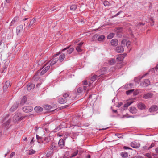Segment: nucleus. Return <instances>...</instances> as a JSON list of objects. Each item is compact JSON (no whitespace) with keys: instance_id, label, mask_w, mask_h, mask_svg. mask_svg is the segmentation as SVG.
<instances>
[{"instance_id":"obj_35","label":"nucleus","mask_w":158,"mask_h":158,"mask_svg":"<svg viewBox=\"0 0 158 158\" xmlns=\"http://www.w3.org/2000/svg\"><path fill=\"white\" fill-rule=\"evenodd\" d=\"M70 93L69 92L64 93L63 94V96L64 98H66L69 96Z\"/></svg>"},{"instance_id":"obj_62","label":"nucleus","mask_w":158,"mask_h":158,"mask_svg":"<svg viewBox=\"0 0 158 158\" xmlns=\"http://www.w3.org/2000/svg\"><path fill=\"white\" fill-rule=\"evenodd\" d=\"M129 106V105L127 104V103H126L124 105V107L125 108H127Z\"/></svg>"},{"instance_id":"obj_18","label":"nucleus","mask_w":158,"mask_h":158,"mask_svg":"<svg viewBox=\"0 0 158 158\" xmlns=\"http://www.w3.org/2000/svg\"><path fill=\"white\" fill-rule=\"evenodd\" d=\"M97 76L96 75H94L90 78V80L89 81V85H90L94 82L95 80H96V78Z\"/></svg>"},{"instance_id":"obj_46","label":"nucleus","mask_w":158,"mask_h":158,"mask_svg":"<svg viewBox=\"0 0 158 158\" xmlns=\"http://www.w3.org/2000/svg\"><path fill=\"white\" fill-rule=\"evenodd\" d=\"M52 154V152L51 151L49 152H48L46 154V156L48 157H50Z\"/></svg>"},{"instance_id":"obj_39","label":"nucleus","mask_w":158,"mask_h":158,"mask_svg":"<svg viewBox=\"0 0 158 158\" xmlns=\"http://www.w3.org/2000/svg\"><path fill=\"white\" fill-rule=\"evenodd\" d=\"M82 89L81 87H79L77 90V93L79 94L82 93Z\"/></svg>"},{"instance_id":"obj_5","label":"nucleus","mask_w":158,"mask_h":158,"mask_svg":"<svg viewBox=\"0 0 158 158\" xmlns=\"http://www.w3.org/2000/svg\"><path fill=\"white\" fill-rule=\"evenodd\" d=\"M150 85V81L148 79H146L140 83L141 86L143 87H146Z\"/></svg>"},{"instance_id":"obj_50","label":"nucleus","mask_w":158,"mask_h":158,"mask_svg":"<svg viewBox=\"0 0 158 158\" xmlns=\"http://www.w3.org/2000/svg\"><path fill=\"white\" fill-rule=\"evenodd\" d=\"M126 45L127 46V48H129L130 47V45L131 44V43L129 41H128L127 42H126Z\"/></svg>"},{"instance_id":"obj_1","label":"nucleus","mask_w":158,"mask_h":158,"mask_svg":"<svg viewBox=\"0 0 158 158\" xmlns=\"http://www.w3.org/2000/svg\"><path fill=\"white\" fill-rule=\"evenodd\" d=\"M58 54H57L54 55L53 56V58L50 60L49 62L47 63H49V65L50 66V69L51 70L53 69V68L52 66L59 60L58 58L57 57H56L58 56Z\"/></svg>"},{"instance_id":"obj_32","label":"nucleus","mask_w":158,"mask_h":158,"mask_svg":"<svg viewBox=\"0 0 158 158\" xmlns=\"http://www.w3.org/2000/svg\"><path fill=\"white\" fill-rule=\"evenodd\" d=\"M44 144L49 143L50 141V139L48 137H46L44 138Z\"/></svg>"},{"instance_id":"obj_58","label":"nucleus","mask_w":158,"mask_h":158,"mask_svg":"<svg viewBox=\"0 0 158 158\" xmlns=\"http://www.w3.org/2000/svg\"><path fill=\"white\" fill-rule=\"evenodd\" d=\"M83 44V42H81L80 43H79L78 44L77 46H78L79 47H82Z\"/></svg>"},{"instance_id":"obj_61","label":"nucleus","mask_w":158,"mask_h":158,"mask_svg":"<svg viewBox=\"0 0 158 158\" xmlns=\"http://www.w3.org/2000/svg\"><path fill=\"white\" fill-rule=\"evenodd\" d=\"M124 148L126 150L131 149V148H130L128 147H126V146H124Z\"/></svg>"},{"instance_id":"obj_56","label":"nucleus","mask_w":158,"mask_h":158,"mask_svg":"<svg viewBox=\"0 0 158 158\" xmlns=\"http://www.w3.org/2000/svg\"><path fill=\"white\" fill-rule=\"evenodd\" d=\"M134 102V101H132L131 102H128L127 103V104L129 106L131 104H132Z\"/></svg>"},{"instance_id":"obj_47","label":"nucleus","mask_w":158,"mask_h":158,"mask_svg":"<svg viewBox=\"0 0 158 158\" xmlns=\"http://www.w3.org/2000/svg\"><path fill=\"white\" fill-rule=\"evenodd\" d=\"M149 144L148 143H147L146 144V145L143 147V148L145 150H149L148 148Z\"/></svg>"},{"instance_id":"obj_15","label":"nucleus","mask_w":158,"mask_h":158,"mask_svg":"<svg viewBox=\"0 0 158 158\" xmlns=\"http://www.w3.org/2000/svg\"><path fill=\"white\" fill-rule=\"evenodd\" d=\"M153 95L152 93H148L145 94L143 96V98L145 99H148L151 98Z\"/></svg>"},{"instance_id":"obj_40","label":"nucleus","mask_w":158,"mask_h":158,"mask_svg":"<svg viewBox=\"0 0 158 158\" xmlns=\"http://www.w3.org/2000/svg\"><path fill=\"white\" fill-rule=\"evenodd\" d=\"M103 4L104 6H108L110 5V4L109 2L107 1H104L103 2Z\"/></svg>"},{"instance_id":"obj_13","label":"nucleus","mask_w":158,"mask_h":158,"mask_svg":"<svg viewBox=\"0 0 158 158\" xmlns=\"http://www.w3.org/2000/svg\"><path fill=\"white\" fill-rule=\"evenodd\" d=\"M138 108L140 110H143L145 109L146 106L145 104L142 102L138 103L137 105Z\"/></svg>"},{"instance_id":"obj_64","label":"nucleus","mask_w":158,"mask_h":158,"mask_svg":"<svg viewBox=\"0 0 158 158\" xmlns=\"http://www.w3.org/2000/svg\"><path fill=\"white\" fill-rule=\"evenodd\" d=\"M155 151L156 153H158V147L155 149Z\"/></svg>"},{"instance_id":"obj_21","label":"nucleus","mask_w":158,"mask_h":158,"mask_svg":"<svg viewBox=\"0 0 158 158\" xmlns=\"http://www.w3.org/2000/svg\"><path fill=\"white\" fill-rule=\"evenodd\" d=\"M36 139L37 140V142L39 143H44V141L42 139V137L40 136L39 135H36Z\"/></svg>"},{"instance_id":"obj_3","label":"nucleus","mask_w":158,"mask_h":158,"mask_svg":"<svg viewBox=\"0 0 158 158\" xmlns=\"http://www.w3.org/2000/svg\"><path fill=\"white\" fill-rule=\"evenodd\" d=\"M50 149L51 150L53 151H58L59 150L58 147L57 143H52L50 146Z\"/></svg>"},{"instance_id":"obj_57","label":"nucleus","mask_w":158,"mask_h":158,"mask_svg":"<svg viewBox=\"0 0 158 158\" xmlns=\"http://www.w3.org/2000/svg\"><path fill=\"white\" fill-rule=\"evenodd\" d=\"M8 87H7V86H6V85H4V86H3V90H4V91H5L6 90L7 88Z\"/></svg>"},{"instance_id":"obj_42","label":"nucleus","mask_w":158,"mask_h":158,"mask_svg":"<svg viewBox=\"0 0 158 158\" xmlns=\"http://www.w3.org/2000/svg\"><path fill=\"white\" fill-rule=\"evenodd\" d=\"M134 89H131L130 90H128L126 92V93L128 95H130V94L132 93L134 91Z\"/></svg>"},{"instance_id":"obj_30","label":"nucleus","mask_w":158,"mask_h":158,"mask_svg":"<svg viewBox=\"0 0 158 158\" xmlns=\"http://www.w3.org/2000/svg\"><path fill=\"white\" fill-rule=\"evenodd\" d=\"M105 36L104 35H101L100 36H99L98 38V41L100 42H101L103 41V40L105 39Z\"/></svg>"},{"instance_id":"obj_2","label":"nucleus","mask_w":158,"mask_h":158,"mask_svg":"<svg viewBox=\"0 0 158 158\" xmlns=\"http://www.w3.org/2000/svg\"><path fill=\"white\" fill-rule=\"evenodd\" d=\"M50 66L49 65V63H47L42 68V70L41 71L40 73V75H43L45 73H46L47 71H48L50 69Z\"/></svg>"},{"instance_id":"obj_22","label":"nucleus","mask_w":158,"mask_h":158,"mask_svg":"<svg viewBox=\"0 0 158 158\" xmlns=\"http://www.w3.org/2000/svg\"><path fill=\"white\" fill-rule=\"evenodd\" d=\"M78 151L77 149H74L73 150V153L71 154L70 156L71 157H74L75 156L78 154Z\"/></svg>"},{"instance_id":"obj_49","label":"nucleus","mask_w":158,"mask_h":158,"mask_svg":"<svg viewBox=\"0 0 158 158\" xmlns=\"http://www.w3.org/2000/svg\"><path fill=\"white\" fill-rule=\"evenodd\" d=\"M115 135L118 137L119 138H122V134H116Z\"/></svg>"},{"instance_id":"obj_37","label":"nucleus","mask_w":158,"mask_h":158,"mask_svg":"<svg viewBox=\"0 0 158 158\" xmlns=\"http://www.w3.org/2000/svg\"><path fill=\"white\" fill-rule=\"evenodd\" d=\"M114 33H110L108 35L107 38L108 39H110L114 36Z\"/></svg>"},{"instance_id":"obj_9","label":"nucleus","mask_w":158,"mask_h":158,"mask_svg":"<svg viewBox=\"0 0 158 158\" xmlns=\"http://www.w3.org/2000/svg\"><path fill=\"white\" fill-rule=\"evenodd\" d=\"M23 31V26L20 25L17 27L16 32L18 35H20Z\"/></svg>"},{"instance_id":"obj_60","label":"nucleus","mask_w":158,"mask_h":158,"mask_svg":"<svg viewBox=\"0 0 158 158\" xmlns=\"http://www.w3.org/2000/svg\"><path fill=\"white\" fill-rule=\"evenodd\" d=\"M145 24V23H142V22H140L139 23V24H138V25L139 26H143Z\"/></svg>"},{"instance_id":"obj_17","label":"nucleus","mask_w":158,"mask_h":158,"mask_svg":"<svg viewBox=\"0 0 158 158\" xmlns=\"http://www.w3.org/2000/svg\"><path fill=\"white\" fill-rule=\"evenodd\" d=\"M158 109V107L156 105L153 106L151 107L149 109L150 112H151L157 111Z\"/></svg>"},{"instance_id":"obj_55","label":"nucleus","mask_w":158,"mask_h":158,"mask_svg":"<svg viewBox=\"0 0 158 158\" xmlns=\"http://www.w3.org/2000/svg\"><path fill=\"white\" fill-rule=\"evenodd\" d=\"M15 152H12L11 154L10 155V158H12L15 155Z\"/></svg>"},{"instance_id":"obj_48","label":"nucleus","mask_w":158,"mask_h":158,"mask_svg":"<svg viewBox=\"0 0 158 158\" xmlns=\"http://www.w3.org/2000/svg\"><path fill=\"white\" fill-rule=\"evenodd\" d=\"M10 82L9 81H7L6 82L5 85L9 87L10 86Z\"/></svg>"},{"instance_id":"obj_38","label":"nucleus","mask_w":158,"mask_h":158,"mask_svg":"<svg viewBox=\"0 0 158 158\" xmlns=\"http://www.w3.org/2000/svg\"><path fill=\"white\" fill-rule=\"evenodd\" d=\"M44 107L45 109L49 110H51L52 108L51 106L48 105H45Z\"/></svg>"},{"instance_id":"obj_28","label":"nucleus","mask_w":158,"mask_h":158,"mask_svg":"<svg viewBox=\"0 0 158 158\" xmlns=\"http://www.w3.org/2000/svg\"><path fill=\"white\" fill-rule=\"evenodd\" d=\"M121 156L123 158H126L128 157V153L125 152H121L120 154Z\"/></svg>"},{"instance_id":"obj_24","label":"nucleus","mask_w":158,"mask_h":158,"mask_svg":"<svg viewBox=\"0 0 158 158\" xmlns=\"http://www.w3.org/2000/svg\"><path fill=\"white\" fill-rule=\"evenodd\" d=\"M34 110L36 112L39 113L42 112L43 110V109L40 106H38L34 108Z\"/></svg>"},{"instance_id":"obj_26","label":"nucleus","mask_w":158,"mask_h":158,"mask_svg":"<svg viewBox=\"0 0 158 158\" xmlns=\"http://www.w3.org/2000/svg\"><path fill=\"white\" fill-rule=\"evenodd\" d=\"M10 123V120H8L5 123H4L2 124V127H4L6 129H7L8 128V126L9 125V124Z\"/></svg>"},{"instance_id":"obj_10","label":"nucleus","mask_w":158,"mask_h":158,"mask_svg":"<svg viewBox=\"0 0 158 158\" xmlns=\"http://www.w3.org/2000/svg\"><path fill=\"white\" fill-rule=\"evenodd\" d=\"M19 113H17L14 116L13 118L15 121H20L23 118L22 116H19Z\"/></svg>"},{"instance_id":"obj_36","label":"nucleus","mask_w":158,"mask_h":158,"mask_svg":"<svg viewBox=\"0 0 158 158\" xmlns=\"http://www.w3.org/2000/svg\"><path fill=\"white\" fill-rule=\"evenodd\" d=\"M35 152V151L33 149H31L29 150L27 153L28 155H31L34 154Z\"/></svg>"},{"instance_id":"obj_16","label":"nucleus","mask_w":158,"mask_h":158,"mask_svg":"<svg viewBox=\"0 0 158 158\" xmlns=\"http://www.w3.org/2000/svg\"><path fill=\"white\" fill-rule=\"evenodd\" d=\"M35 87V85L32 83H29L27 85V89L28 91L30 90L33 89Z\"/></svg>"},{"instance_id":"obj_14","label":"nucleus","mask_w":158,"mask_h":158,"mask_svg":"<svg viewBox=\"0 0 158 158\" xmlns=\"http://www.w3.org/2000/svg\"><path fill=\"white\" fill-rule=\"evenodd\" d=\"M18 105V104L17 103H15L9 110V111L10 112H13L15 111L17 108Z\"/></svg>"},{"instance_id":"obj_29","label":"nucleus","mask_w":158,"mask_h":158,"mask_svg":"<svg viewBox=\"0 0 158 158\" xmlns=\"http://www.w3.org/2000/svg\"><path fill=\"white\" fill-rule=\"evenodd\" d=\"M18 20V18L15 17L14 18L10 23V25L11 26L13 25Z\"/></svg>"},{"instance_id":"obj_34","label":"nucleus","mask_w":158,"mask_h":158,"mask_svg":"<svg viewBox=\"0 0 158 158\" xmlns=\"http://www.w3.org/2000/svg\"><path fill=\"white\" fill-rule=\"evenodd\" d=\"M77 6L76 5H73L70 6V9L72 11H74L77 8Z\"/></svg>"},{"instance_id":"obj_19","label":"nucleus","mask_w":158,"mask_h":158,"mask_svg":"<svg viewBox=\"0 0 158 158\" xmlns=\"http://www.w3.org/2000/svg\"><path fill=\"white\" fill-rule=\"evenodd\" d=\"M110 43L112 45L116 46L118 44V41L116 39H114L111 40Z\"/></svg>"},{"instance_id":"obj_6","label":"nucleus","mask_w":158,"mask_h":158,"mask_svg":"<svg viewBox=\"0 0 158 158\" xmlns=\"http://www.w3.org/2000/svg\"><path fill=\"white\" fill-rule=\"evenodd\" d=\"M33 110V108L31 106H24L22 108L23 110L26 113L31 112Z\"/></svg>"},{"instance_id":"obj_27","label":"nucleus","mask_w":158,"mask_h":158,"mask_svg":"<svg viewBox=\"0 0 158 158\" xmlns=\"http://www.w3.org/2000/svg\"><path fill=\"white\" fill-rule=\"evenodd\" d=\"M36 21V19L34 18L32 19L30 21L28 25L29 27H31L32 26L33 24L35 23Z\"/></svg>"},{"instance_id":"obj_23","label":"nucleus","mask_w":158,"mask_h":158,"mask_svg":"<svg viewBox=\"0 0 158 158\" xmlns=\"http://www.w3.org/2000/svg\"><path fill=\"white\" fill-rule=\"evenodd\" d=\"M129 111L131 113L133 114H135L137 111V110L135 107H131L129 108Z\"/></svg>"},{"instance_id":"obj_8","label":"nucleus","mask_w":158,"mask_h":158,"mask_svg":"<svg viewBox=\"0 0 158 158\" xmlns=\"http://www.w3.org/2000/svg\"><path fill=\"white\" fill-rule=\"evenodd\" d=\"M58 147L60 149H62L65 145V142L62 139H60L58 142Z\"/></svg>"},{"instance_id":"obj_63","label":"nucleus","mask_w":158,"mask_h":158,"mask_svg":"<svg viewBox=\"0 0 158 158\" xmlns=\"http://www.w3.org/2000/svg\"><path fill=\"white\" fill-rule=\"evenodd\" d=\"M34 137H33L32 138V139L31 140V141L30 142V143L31 144H32V143H33L34 142Z\"/></svg>"},{"instance_id":"obj_53","label":"nucleus","mask_w":158,"mask_h":158,"mask_svg":"<svg viewBox=\"0 0 158 158\" xmlns=\"http://www.w3.org/2000/svg\"><path fill=\"white\" fill-rule=\"evenodd\" d=\"M125 116L127 118H134L135 117V116H131V115H128V114H126V115H125Z\"/></svg>"},{"instance_id":"obj_20","label":"nucleus","mask_w":158,"mask_h":158,"mask_svg":"<svg viewBox=\"0 0 158 158\" xmlns=\"http://www.w3.org/2000/svg\"><path fill=\"white\" fill-rule=\"evenodd\" d=\"M131 145L132 147L135 148H138L140 146V144H139L135 142H131Z\"/></svg>"},{"instance_id":"obj_4","label":"nucleus","mask_w":158,"mask_h":158,"mask_svg":"<svg viewBox=\"0 0 158 158\" xmlns=\"http://www.w3.org/2000/svg\"><path fill=\"white\" fill-rule=\"evenodd\" d=\"M69 47H68L62 49V51H64L65 50H67L66 53V56H68V55L71 54L74 50V49L73 48H69Z\"/></svg>"},{"instance_id":"obj_25","label":"nucleus","mask_w":158,"mask_h":158,"mask_svg":"<svg viewBox=\"0 0 158 158\" xmlns=\"http://www.w3.org/2000/svg\"><path fill=\"white\" fill-rule=\"evenodd\" d=\"M65 57V55L64 54H62L59 56V60L60 62H62L64 60Z\"/></svg>"},{"instance_id":"obj_11","label":"nucleus","mask_w":158,"mask_h":158,"mask_svg":"<svg viewBox=\"0 0 158 158\" xmlns=\"http://www.w3.org/2000/svg\"><path fill=\"white\" fill-rule=\"evenodd\" d=\"M58 102L61 104H63L66 103L67 102L66 98H60L58 100Z\"/></svg>"},{"instance_id":"obj_12","label":"nucleus","mask_w":158,"mask_h":158,"mask_svg":"<svg viewBox=\"0 0 158 158\" xmlns=\"http://www.w3.org/2000/svg\"><path fill=\"white\" fill-rule=\"evenodd\" d=\"M115 50L118 53H121L123 52L124 49L123 47L120 46H117Z\"/></svg>"},{"instance_id":"obj_54","label":"nucleus","mask_w":158,"mask_h":158,"mask_svg":"<svg viewBox=\"0 0 158 158\" xmlns=\"http://www.w3.org/2000/svg\"><path fill=\"white\" fill-rule=\"evenodd\" d=\"M146 156L148 157V158H152L151 154L149 153H147L145 154Z\"/></svg>"},{"instance_id":"obj_43","label":"nucleus","mask_w":158,"mask_h":158,"mask_svg":"<svg viewBox=\"0 0 158 158\" xmlns=\"http://www.w3.org/2000/svg\"><path fill=\"white\" fill-rule=\"evenodd\" d=\"M76 50L78 52H81L82 51V50L81 49V47L78 46H77L76 47Z\"/></svg>"},{"instance_id":"obj_45","label":"nucleus","mask_w":158,"mask_h":158,"mask_svg":"<svg viewBox=\"0 0 158 158\" xmlns=\"http://www.w3.org/2000/svg\"><path fill=\"white\" fill-rule=\"evenodd\" d=\"M116 59L119 61H122L123 60V57L122 56H119Z\"/></svg>"},{"instance_id":"obj_51","label":"nucleus","mask_w":158,"mask_h":158,"mask_svg":"<svg viewBox=\"0 0 158 158\" xmlns=\"http://www.w3.org/2000/svg\"><path fill=\"white\" fill-rule=\"evenodd\" d=\"M155 146V144L154 143H152L151 145L149 146L148 148V150L150 149L151 148H152L153 147H154Z\"/></svg>"},{"instance_id":"obj_33","label":"nucleus","mask_w":158,"mask_h":158,"mask_svg":"<svg viewBox=\"0 0 158 158\" xmlns=\"http://www.w3.org/2000/svg\"><path fill=\"white\" fill-rule=\"evenodd\" d=\"M27 101V98L25 96H24L21 100V104H23L26 102Z\"/></svg>"},{"instance_id":"obj_7","label":"nucleus","mask_w":158,"mask_h":158,"mask_svg":"<svg viewBox=\"0 0 158 158\" xmlns=\"http://www.w3.org/2000/svg\"><path fill=\"white\" fill-rule=\"evenodd\" d=\"M107 69L106 67L102 68L100 69L101 74L98 76L99 78L103 77V75L107 73Z\"/></svg>"},{"instance_id":"obj_31","label":"nucleus","mask_w":158,"mask_h":158,"mask_svg":"<svg viewBox=\"0 0 158 158\" xmlns=\"http://www.w3.org/2000/svg\"><path fill=\"white\" fill-rule=\"evenodd\" d=\"M90 85H86L83 86V90L84 91H86L87 93V94L88 93L89 91V88H88Z\"/></svg>"},{"instance_id":"obj_44","label":"nucleus","mask_w":158,"mask_h":158,"mask_svg":"<svg viewBox=\"0 0 158 158\" xmlns=\"http://www.w3.org/2000/svg\"><path fill=\"white\" fill-rule=\"evenodd\" d=\"M115 60L114 59H111L109 61V64L111 65L115 63Z\"/></svg>"},{"instance_id":"obj_41","label":"nucleus","mask_w":158,"mask_h":158,"mask_svg":"<svg viewBox=\"0 0 158 158\" xmlns=\"http://www.w3.org/2000/svg\"><path fill=\"white\" fill-rule=\"evenodd\" d=\"M126 40H122L121 42V46L124 47L125 45V44L126 43Z\"/></svg>"},{"instance_id":"obj_52","label":"nucleus","mask_w":158,"mask_h":158,"mask_svg":"<svg viewBox=\"0 0 158 158\" xmlns=\"http://www.w3.org/2000/svg\"><path fill=\"white\" fill-rule=\"evenodd\" d=\"M148 73H146L145 74L143 75L141 77H138V79L139 80V81H140L142 78H143Z\"/></svg>"},{"instance_id":"obj_59","label":"nucleus","mask_w":158,"mask_h":158,"mask_svg":"<svg viewBox=\"0 0 158 158\" xmlns=\"http://www.w3.org/2000/svg\"><path fill=\"white\" fill-rule=\"evenodd\" d=\"M83 85H88V83L87 81H85L83 82Z\"/></svg>"}]
</instances>
